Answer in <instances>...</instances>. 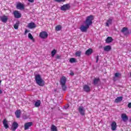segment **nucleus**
I'll use <instances>...</instances> for the list:
<instances>
[{
    "mask_svg": "<svg viewBox=\"0 0 131 131\" xmlns=\"http://www.w3.org/2000/svg\"><path fill=\"white\" fill-rule=\"evenodd\" d=\"M35 80L36 83H37L38 85H39V86H43V85H45V81L41 78L40 75H36L35 77Z\"/></svg>",
    "mask_w": 131,
    "mask_h": 131,
    "instance_id": "obj_1",
    "label": "nucleus"
},
{
    "mask_svg": "<svg viewBox=\"0 0 131 131\" xmlns=\"http://www.w3.org/2000/svg\"><path fill=\"white\" fill-rule=\"evenodd\" d=\"M66 81H67V78H66V77L62 76L60 78V84L61 85V88L62 89V91H66L67 87L66 86Z\"/></svg>",
    "mask_w": 131,
    "mask_h": 131,
    "instance_id": "obj_2",
    "label": "nucleus"
},
{
    "mask_svg": "<svg viewBox=\"0 0 131 131\" xmlns=\"http://www.w3.org/2000/svg\"><path fill=\"white\" fill-rule=\"evenodd\" d=\"M94 15H89L86 18V20L84 22L85 25H87V26H91L93 24V20H94Z\"/></svg>",
    "mask_w": 131,
    "mask_h": 131,
    "instance_id": "obj_3",
    "label": "nucleus"
},
{
    "mask_svg": "<svg viewBox=\"0 0 131 131\" xmlns=\"http://www.w3.org/2000/svg\"><path fill=\"white\" fill-rule=\"evenodd\" d=\"M85 26L82 25L80 28V30L82 32H86L88 29L90 28V26H88V25H85Z\"/></svg>",
    "mask_w": 131,
    "mask_h": 131,
    "instance_id": "obj_4",
    "label": "nucleus"
},
{
    "mask_svg": "<svg viewBox=\"0 0 131 131\" xmlns=\"http://www.w3.org/2000/svg\"><path fill=\"white\" fill-rule=\"evenodd\" d=\"M78 111L82 116H84L85 114V110H84V107L82 106H80L78 108Z\"/></svg>",
    "mask_w": 131,
    "mask_h": 131,
    "instance_id": "obj_5",
    "label": "nucleus"
},
{
    "mask_svg": "<svg viewBox=\"0 0 131 131\" xmlns=\"http://www.w3.org/2000/svg\"><path fill=\"white\" fill-rule=\"evenodd\" d=\"M70 8V5L64 4L60 7V10H61V11H68V10H69Z\"/></svg>",
    "mask_w": 131,
    "mask_h": 131,
    "instance_id": "obj_6",
    "label": "nucleus"
},
{
    "mask_svg": "<svg viewBox=\"0 0 131 131\" xmlns=\"http://www.w3.org/2000/svg\"><path fill=\"white\" fill-rule=\"evenodd\" d=\"M48 36H49V34H48V33L46 31H43L42 32H40L39 34L40 37H41V38H43V39L47 38Z\"/></svg>",
    "mask_w": 131,
    "mask_h": 131,
    "instance_id": "obj_7",
    "label": "nucleus"
},
{
    "mask_svg": "<svg viewBox=\"0 0 131 131\" xmlns=\"http://www.w3.org/2000/svg\"><path fill=\"white\" fill-rule=\"evenodd\" d=\"M18 126H19V124H18L17 122H14L11 128V130H13V131L16 130V129L18 128Z\"/></svg>",
    "mask_w": 131,
    "mask_h": 131,
    "instance_id": "obj_8",
    "label": "nucleus"
},
{
    "mask_svg": "<svg viewBox=\"0 0 131 131\" xmlns=\"http://www.w3.org/2000/svg\"><path fill=\"white\" fill-rule=\"evenodd\" d=\"M13 15L14 16V17L16 19H19V18H21V14L19 13V11H14L13 12Z\"/></svg>",
    "mask_w": 131,
    "mask_h": 131,
    "instance_id": "obj_9",
    "label": "nucleus"
},
{
    "mask_svg": "<svg viewBox=\"0 0 131 131\" xmlns=\"http://www.w3.org/2000/svg\"><path fill=\"white\" fill-rule=\"evenodd\" d=\"M121 118L124 122H126V121L128 120V117H127L125 114H123L121 115Z\"/></svg>",
    "mask_w": 131,
    "mask_h": 131,
    "instance_id": "obj_10",
    "label": "nucleus"
},
{
    "mask_svg": "<svg viewBox=\"0 0 131 131\" xmlns=\"http://www.w3.org/2000/svg\"><path fill=\"white\" fill-rule=\"evenodd\" d=\"M33 124L32 122H29L26 123L25 124V130H26L27 129H28L30 126H31Z\"/></svg>",
    "mask_w": 131,
    "mask_h": 131,
    "instance_id": "obj_11",
    "label": "nucleus"
},
{
    "mask_svg": "<svg viewBox=\"0 0 131 131\" xmlns=\"http://www.w3.org/2000/svg\"><path fill=\"white\" fill-rule=\"evenodd\" d=\"M0 19L3 23H7L8 21V16L6 15H3L0 17Z\"/></svg>",
    "mask_w": 131,
    "mask_h": 131,
    "instance_id": "obj_12",
    "label": "nucleus"
},
{
    "mask_svg": "<svg viewBox=\"0 0 131 131\" xmlns=\"http://www.w3.org/2000/svg\"><path fill=\"white\" fill-rule=\"evenodd\" d=\"M28 27L30 28V29H33V28H35L36 27V25L34 24L33 22H31L28 25Z\"/></svg>",
    "mask_w": 131,
    "mask_h": 131,
    "instance_id": "obj_13",
    "label": "nucleus"
},
{
    "mask_svg": "<svg viewBox=\"0 0 131 131\" xmlns=\"http://www.w3.org/2000/svg\"><path fill=\"white\" fill-rule=\"evenodd\" d=\"M83 90L86 93L91 92V88L88 85H84L83 87Z\"/></svg>",
    "mask_w": 131,
    "mask_h": 131,
    "instance_id": "obj_14",
    "label": "nucleus"
},
{
    "mask_svg": "<svg viewBox=\"0 0 131 131\" xmlns=\"http://www.w3.org/2000/svg\"><path fill=\"white\" fill-rule=\"evenodd\" d=\"M127 28L126 27H124L123 28V29L121 30V32H122V33H125V35H127V34H129V31H128V30H127Z\"/></svg>",
    "mask_w": 131,
    "mask_h": 131,
    "instance_id": "obj_15",
    "label": "nucleus"
},
{
    "mask_svg": "<svg viewBox=\"0 0 131 131\" xmlns=\"http://www.w3.org/2000/svg\"><path fill=\"white\" fill-rule=\"evenodd\" d=\"M16 8L18 10H24V5L21 3H18L16 6Z\"/></svg>",
    "mask_w": 131,
    "mask_h": 131,
    "instance_id": "obj_16",
    "label": "nucleus"
},
{
    "mask_svg": "<svg viewBox=\"0 0 131 131\" xmlns=\"http://www.w3.org/2000/svg\"><path fill=\"white\" fill-rule=\"evenodd\" d=\"M113 21V18H110L108 19L107 20L106 23V26L107 27H109V24L111 25L112 24V21Z\"/></svg>",
    "mask_w": 131,
    "mask_h": 131,
    "instance_id": "obj_17",
    "label": "nucleus"
},
{
    "mask_svg": "<svg viewBox=\"0 0 131 131\" xmlns=\"http://www.w3.org/2000/svg\"><path fill=\"white\" fill-rule=\"evenodd\" d=\"M111 46L107 45L104 47V51L105 52H110L112 50Z\"/></svg>",
    "mask_w": 131,
    "mask_h": 131,
    "instance_id": "obj_18",
    "label": "nucleus"
},
{
    "mask_svg": "<svg viewBox=\"0 0 131 131\" xmlns=\"http://www.w3.org/2000/svg\"><path fill=\"white\" fill-rule=\"evenodd\" d=\"M112 130H116V127H117V125H116V122H113L111 124Z\"/></svg>",
    "mask_w": 131,
    "mask_h": 131,
    "instance_id": "obj_19",
    "label": "nucleus"
},
{
    "mask_svg": "<svg viewBox=\"0 0 131 131\" xmlns=\"http://www.w3.org/2000/svg\"><path fill=\"white\" fill-rule=\"evenodd\" d=\"M85 54L87 56H90V55H92V54H93V49L91 48L89 49L88 50H86Z\"/></svg>",
    "mask_w": 131,
    "mask_h": 131,
    "instance_id": "obj_20",
    "label": "nucleus"
},
{
    "mask_svg": "<svg viewBox=\"0 0 131 131\" xmlns=\"http://www.w3.org/2000/svg\"><path fill=\"white\" fill-rule=\"evenodd\" d=\"M3 124L4 125V127L5 128H9V125L8 124V121H7V119H5L3 121Z\"/></svg>",
    "mask_w": 131,
    "mask_h": 131,
    "instance_id": "obj_21",
    "label": "nucleus"
},
{
    "mask_svg": "<svg viewBox=\"0 0 131 131\" xmlns=\"http://www.w3.org/2000/svg\"><path fill=\"white\" fill-rule=\"evenodd\" d=\"M21 115V111L20 110H17L15 112V116L16 118H20Z\"/></svg>",
    "mask_w": 131,
    "mask_h": 131,
    "instance_id": "obj_22",
    "label": "nucleus"
},
{
    "mask_svg": "<svg viewBox=\"0 0 131 131\" xmlns=\"http://www.w3.org/2000/svg\"><path fill=\"white\" fill-rule=\"evenodd\" d=\"M105 41L107 43H110V42H112L113 41V38L111 37H107Z\"/></svg>",
    "mask_w": 131,
    "mask_h": 131,
    "instance_id": "obj_23",
    "label": "nucleus"
},
{
    "mask_svg": "<svg viewBox=\"0 0 131 131\" xmlns=\"http://www.w3.org/2000/svg\"><path fill=\"white\" fill-rule=\"evenodd\" d=\"M100 81V78H94L93 80V83L94 85H96V84H98Z\"/></svg>",
    "mask_w": 131,
    "mask_h": 131,
    "instance_id": "obj_24",
    "label": "nucleus"
},
{
    "mask_svg": "<svg viewBox=\"0 0 131 131\" xmlns=\"http://www.w3.org/2000/svg\"><path fill=\"white\" fill-rule=\"evenodd\" d=\"M122 98L123 97L121 96L117 97L115 100V103H119V102H121V101H122Z\"/></svg>",
    "mask_w": 131,
    "mask_h": 131,
    "instance_id": "obj_25",
    "label": "nucleus"
},
{
    "mask_svg": "<svg viewBox=\"0 0 131 131\" xmlns=\"http://www.w3.org/2000/svg\"><path fill=\"white\" fill-rule=\"evenodd\" d=\"M62 29V26L61 25H57L55 27V30L56 31H60Z\"/></svg>",
    "mask_w": 131,
    "mask_h": 131,
    "instance_id": "obj_26",
    "label": "nucleus"
},
{
    "mask_svg": "<svg viewBox=\"0 0 131 131\" xmlns=\"http://www.w3.org/2000/svg\"><path fill=\"white\" fill-rule=\"evenodd\" d=\"M51 131H58V129L55 125H52L51 126Z\"/></svg>",
    "mask_w": 131,
    "mask_h": 131,
    "instance_id": "obj_27",
    "label": "nucleus"
},
{
    "mask_svg": "<svg viewBox=\"0 0 131 131\" xmlns=\"http://www.w3.org/2000/svg\"><path fill=\"white\" fill-rule=\"evenodd\" d=\"M28 37L31 40H33V42H34V38H33V36H32V35L31 33H29L28 34Z\"/></svg>",
    "mask_w": 131,
    "mask_h": 131,
    "instance_id": "obj_28",
    "label": "nucleus"
},
{
    "mask_svg": "<svg viewBox=\"0 0 131 131\" xmlns=\"http://www.w3.org/2000/svg\"><path fill=\"white\" fill-rule=\"evenodd\" d=\"M40 100H37L35 103V107H39V106H40Z\"/></svg>",
    "mask_w": 131,
    "mask_h": 131,
    "instance_id": "obj_29",
    "label": "nucleus"
},
{
    "mask_svg": "<svg viewBox=\"0 0 131 131\" xmlns=\"http://www.w3.org/2000/svg\"><path fill=\"white\" fill-rule=\"evenodd\" d=\"M57 53V50L54 49L53 51H51V56L52 57H54L56 53Z\"/></svg>",
    "mask_w": 131,
    "mask_h": 131,
    "instance_id": "obj_30",
    "label": "nucleus"
},
{
    "mask_svg": "<svg viewBox=\"0 0 131 131\" xmlns=\"http://www.w3.org/2000/svg\"><path fill=\"white\" fill-rule=\"evenodd\" d=\"M75 55L76 56H77V57H80V56L81 55V51H77L75 53Z\"/></svg>",
    "mask_w": 131,
    "mask_h": 131,
    "instance_id": "obj_31",
    "label": "nucleus"
},
{
    "mask_svg": "<svg viewBox=\"0 0 131 131\" xmlns=\"http://www.w3.org/2000/svg\"><path fill=\"white\" fill-rule=\"evenodd\" d=\"M115 77H116L117 78L121 77V74H120V73H116L115 74Z\"/></svg>",
    "mask_w": 131,
    "mask_h": 131,
    "instance_id": "obj_32",
    "label": "nucleus"
},
{
    "mask_svg": "<svg viewBox=\"0 0 131 131\" xmlns=\"http://www.w3.org/2000/svg\"><path fill=\"white\" fill-rule=\"evenodd\" d=\"M70 63H75V62H76V59L74 58H71L70 59Z\"/></svg>",
    "mask_w": 131,
    "mask_h": 131,
    "instance_id": "obj_33",
    "label": "nucleus"
},
{
    "mask_svg": "<svg viewBox=\"0 0 131 131\" xmlns=\"http://www.w3.org/2000/svg\"><path fill=\"white\" fill-rule=\"evenodd\" d=\"M19 27V22L16 23L14 25V28L15 29H18V28Z\"/></svg>",
    "mask_w": 131,
    "mask_h": 131,
    "instance_id": "obj_34",
    "label": "nucleus"
},
{
    "mask_svg": "<svg viewBox=\"0 0 131 131\" xmlns=\"http://www.w3.org/2000/svg\"><path fill=\"white\" fill-rule=\"evenodd\" d=\"M54 2H56V3H64L66 2V0H54Z\"/></svg>",
    "mask_w": 131,
    "mask_h": 131,
    "instance_id": "obj_35",
    "label": "nucleus"
},
{
    "mask_svg": "<svg viewBox=\"0 0 131 131\" xmlns=\"http://www.w3.org/2000/svg\"><path fill=\"white\" fill-rule=\"evenodd\" d=\"M99 62V55H97L96 57V63H98Z\"/></svg>",
    "mask_w": 131,
    "mask_h": 131,
    "instance_id": "obj_36",
    "label": "nucleus"
},
{
    "mask_svg": "<svg viewBox=\"0 0 131 131\" xmlns=\"http://www.w3.org/2000/svg\"><path fill=\"white\" fill-rule=\"evenodd\" d=\"M60 58H61V56H60L59 55H56V59H60Z\"/></svg>",
    "mask_w": 131,
    "mask_h": 131,
    "instance_id": "obj_37",
    "label": "nucleus"
},
{
    "mask_svg": "<svg viewBox=\"0 0 131 131\" xmlns=\"http://www.w3.org/2000/svg\"><path fill=\"white\" fill-rule=\"evenodd\" d=\"M29 32V31H28V30H26L25 31V35H26V34H27V33Z\"/></svg>",
    "mask_w": 131,
    "mask_h": 131,
    "instance_id": "obj_38",
    "label": "nucleus"
},
{
    "mask_svg": "<svg viewBox=\"0 0 131 131\" xmlns=\"http://www.w3.org/2000/svg\"><path fill=\"white\" fill-rule=\"evenodd\" d=\"M128 108H131V102L130 103H129L128 104Z\"/></svg>",
    "mask_w": 131,
    "mask_h": 131,
    "instance_id": "obj_39",
    "label": "nucleus"
},
{
    "mask_svg": "<svg viewBox=\"0 0 131 131\" xmlns=\"http://www.w3.org/2000/svg\"><path fill=\"white\" fill-rule=\"evenodd\" d=\"M69 107V105H67V106H64V108L67 110V109H68Z\"/></svg>",
    "mask_w": 131,
    "mask_h": 131,
    "instance_id": "obj_40",
    "label": "nucleus"
},
{
    "mask_svg": "<svg viewBox=\"0 0 131 131\" xmlns=\"http://www.w3.org/2000/svg\"><path fill=\"white\" fill-rule=\"evenodd\" d=\"M29 3H33L34 2V0H28Z\"/></svg>",
    "mask_w": 131,
    "mask_h": 131,
    "instance_id": "obj_41",
    "label": "nucleus"
},
{
    "mask_svg": "<svg viewBox=\"0 0 131 131\" xmlns=\"http://www.w3.org/2000/svg\"><path fill=\"white\" fill-rule=\"evenodd\" d=\"M70 74V75L73 76V75H74V73H73V72H72Z\"/></svg>",
    "mask_w": 131,
    "mask_h": 131,
    "instance_id": "obj_42",
    "label": "nucleus"
},
{
    "mask_svg": "<svg viewBox=\"0 0 131 131\" xmlns=\"http://www.w3.org/2000/svg\"><path fill=\"white\" fill-rule=\"evenodd\" d=\"M0 94H3V91L0 89Z\"/></svg>",
    "mask_w": 131,
    "mask_h": 131,
    "instance_id": "obj_43",
    "label": "nucleus"
},
{
    "mask_svg": "<svg viewBox=\"0 0 131 131\" xmlns=\"http://www.w3.org/2000/svg\"><path fill=\"white\" fill-rule=\"evenodd\" d=\"M1 83H2V80H0V86H1Z\"/></svg>",
    "mask_w": 131,
    "mask_h": 131,
    "instance_id": "obj_44",
    "label": "nucleus"
}]
</instances>
